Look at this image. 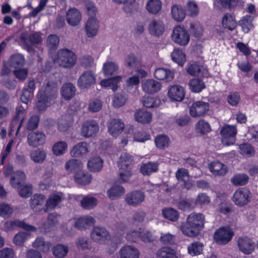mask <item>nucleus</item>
Instances as JSON below:
<instances>
[{"instance_id":"f257e3e1","label":"nucleus","mask_w":258,"mask_h":258,"mask_svg":"<svg viewBox=\"0 0 258 258\" xmlns=\"http://www.w3.org/2000/svg\"><path fill=\"white\" fill-rule=\"evenodd\" d=\"M133 157L126 153H123L120 157L119 171L118 182L123 183L127 182L132 175L131 165L133 161Z\"/></svg>"},{"instance_id":"f03ea898","label":"nucleus","mask_w":258,"mask_h":258,"mask_svg":"<svg viewBox=\"0 0 258 258\" xmlns=\"http://www.w3.org/2000/svg\"><path fill=\"white\" fill-rule=\"evenodd\" d=\"M55 61L63 68H71L76 63L77 56L69 49H61L58 51Z\"/></svg>"},{"instance_id":"7ed1b4c3","label":"nucleus","mask_w":258,"mask_h":258,"mask_svg":"<svg viewBox=\"0 0 258 258\" xmlns=\"http://www.w3.org/2000/svg\"><path fill=\"white\" fill-rule=\"evenodd\" d=\"M20 39L24 44L26 48L30 51L32 49V45H38L41 43V33L36 32L29 34L25 32L21 34Z\"/></svg>"},{"instance_id":"20e7f679","label":"nucleus","mask_w":258,"mask_h":258,"mask_svg":"<svg viewBox=\"0 0 258 258\" xmlns=\"http://www.w3.org/2000/svg\"><path fill=\"white\" fill-rule=\"evenodd\" d=\"M236 243L239 251L245 255L250 254L255 250L254 241L247 236L239 237Z\"/></svg>"},{"instance_id":"39448f33","label":"nucleus","mask_w":258,"mask_h":258,"mask_svg":"<svg viewBox=\"0 0 258 258\" xmlns=\"http://www.w3.org/2000/svg\"><path fill=\"white\" fill-rule=\"evenodd\" d=\"M234 236V232L229 227H220L214 234L216 242L219 244H226L230 241Z\"/></svg>"},{"instance_id":"423d86ee","label":"nucleus","mask_w":258,"mask_h":258,"mask_svg":"<svg viewBox=\"0 0 258 258\" xmlns=\"http://www.w3.org/2000/svg\"><path fill=\"white\" fill-rule=\"evenodd\" d=\"M251 196V192L247 188H240L234 192L232 200L236 205L243 207L250 201Z\"/></svg>"},{"instance_id":"0eeeda50","label":"nucleus","mask_w":258,"mask_h":258,"mask_svg":"<svg viewBox=\"0 0 258 258\" xmlns=\"http://www.w3.org/2000/svg\"><path fill=\"white\" fill-rule=\"evenodd\" d=\"M221 135L223 137L222 142L227 146L232 145L235 141L237 129L235 126L226 124L220 130Z\"/></svg>"},{"instance_id":"6e6552de","label":"nucleus","mask_w":258,"mask_h":258,"mask_svg":"<svg viewBox=\"0 0 258 258\" xmlns=\"http://www.w3.org/2000/svg\"><path fill=\"white\" fill-rule=\"evenodd\" d=\"M172 39L175 43L181 46H185L188 43L190 37L184 27L178 26L173 29Z\"/></svg>"},{"instance_id":"1a4fd4ad","label":"nucleus","mask_w":258,"mask_h":258,"mask_svg":"<svg viewBox=\"0 0 258 258\" xmlns=\"http://www.w3.org/2000/svg\"><path fill=\"white\" fill-rule=\"evenodd\" d=\"M96 83L95 74L90 70L82 73L77 81V85L81 89H87Z\"/></svg>"},{"instance_id":"9d476101","label":"nucleus","mask_w":258,"mask_h":258,"mask_svg":"<svg viewBox=\"0 0 258 258\" xmlns=\"http://www.w3.org/2000/svg\"><path fill=\"white\" fill-rule=\"evenodd\" d=\"M145 194L141 190H134L125 196V202L130 206L136 207L145 200Z\"/></svg>"},{"instance_id":"9b49d317","label":"nucleus","mask_w":258,"mask_h":258,"mask_svg":"<svg viewBox=\"0 0 258 258\" xmlns=\"http://www.w3.org/2000/svg\"><path fill=\"white\" fill-rule=\"evenodd\" d=\"M99 131V125L97 122L93 119L85 121L82 126L81 135L86 138L95 136Z\"/></svg>"},{"instance_id":"f8f14e48","label":"nucleus","mask_w":258,"mask_h":258,"mask_svg":"<svg viewBox=\"0 0 258 258\" xmlns=\"http://www.w3.org/2000/svg\"><path fill=\"white\" fill-rule=\"evenodd\" d=\"M209 110V103L200 101L194 102L189 108L190 114L194 117L203 116Z\"/></svg>"},{"instance_id":"ddd939ff","label":"nucleus","mask_w":258,"mask_h":258,"mask_svg":"<svg viewBox=\"0 0 258 258\" xmlns=\"http://www.w3.org/2000/svg\"><path fill=\"white\" fill-rule=\"evenodd\" d=\"M44 89L39 92V94H41L44 97L50 101L56 98L58 90L56 83L48 82L45 85H44Z\"/></svg>"},{"instance_id":"4468645a","label":"nucleus","mask_w":258,"mask_h":258,"mask_svg":"<svg viewBox=\"0 0 258 258\" xmlns=\"http://www.w3.org/2000/svg\"><path fill=\"white\" fill-rule=\"evenodd\" d=\"M45 140V135L41 132H33L28 134L27 136L28 145L33 147L43 145Z\"/></svg>"},{"instance_id":"2eb2a0df","label":"nucleus","mask_w":258,"mask_h":258,"mask_svg":"<svg viewBox=\"0 0 258 258\" xmlns=\"http://www.w3.org/2000/svg\"><path fill=\"white\" fill-rule=\"evenodd\" d=\"M30 206L33 211L39 212L44 210L45 205V197L41 194H35L32 196L30 200Z\"/></svg>"},{"instance_id":"dca6fc26","label":"nucleus","mask_w":258,"mask_h":258,"mask_svg":"<svg viewBox=\"0 0 258 258\" xmlns=\"http://www.w3.org/2000/svg\"><path fill=\"white\" fill-rule=\"evenodd\" d=\"M186 221L202 231L204 227L205 217L202 213L193 212L187 216Z\"/></svg>"},{"instance_id":"f3484780","label":"nucleus","mask_w":258,"mask_h":258,"mask_svg":"<svg viewBox=\"0 0 258 258\" xmlns=\"http://www.w3.org/2000/svg\"><path fill=\"white\" fill-rule=\"evenodd\" d=\"M139 250L134 246L126 245L122 247L119 251L120 258H139Z\"/></svg>"},{"instance_id":"a211bd4d","label":"nucleus","mask_w":258,"mask_h":258,"mask_svg":"<svg viewBox=\"0 0 258 258\" xmlns=\"http://www.w3.org/2000/svg\"><path fill=\"white\" fill-rule=\"evenodd\" d=\"M148 29L151 35L159 36L164 32L165 26L162 21L154 19L150 22Z\"/></svg>"},{"instance_id":"6ab92c4d","label":"nucleus","mask_w":258,"mask_h":258,"mask_svg":"<svg viewBox=\"0 0 258 258\" xmlns=\"http://www.w3.org/2000/svg\"><path fill=\"white\" fill-rule=\"evenodd\" d=\"M179 229L183 235L191 238L197 237L201 231L187 221L181 223L179 226Z\"/></svg>"},{"instance_id":"aec40b11","label":"nucleus","mask_w":258,"mask_h":258,"mask_svg":"<svg viewBox=\"0 0 258 258\" xmlns=\"http://www.w3.org/2000/svg\"><path fill=\"white\" fill-rule=\"evenodd\" d=\"M142 87L146 93L154 94L160 90L161 84L153 79H148L142 83Z\"/></svg>"},{"instance_id":"412c9836","label":"nucleus","mask_w":258,"mask_h":258,"mask_svg":"<svg viewBox=\"0 0 258 258\" xmlns=\"http://www.w3.org/2000/svg\"><path fill=\"white\" fill-rule=\"evenodd\" d=\"M184 95L183 88L179 85H173L169 88L168 95L172 100L181 101Z\"/></svg>"},{"instance_id":"4be33fe9","label":"nucleus","mask_w":258,"mask_h":258,"mask_svg":"<svg viewBox=\"0 0 258 258\" xmlns=\"http://www.w3.org/2000/svg\"><path fill=\"white\" fill-rule=\"evenodd\" d=\"M108 131L112 136H116L121 134L124 128V124L120 119H113L110 121Z\"/></svg>"},{"instance_id":"5701e85b","label":"nucleus","mask_w":258,"mask_h":258,"mask_svg":"<svg viewBox=\"0 0 258 258\" xmlns=\"http://www.w3.org/2000/svg\"><path fill=\"white\" fill-rule=\"evenodd\" d=\"M91 236L94 241L101 242L107 238L109 233L105 228L95 227L91 232Z\"/></svg>"},{"instance_id":"b1692460","label":"nucleus","mask_w":258,"mask_h":258,"mask_svg":"<svg viewBox=\"0 0 258 258\" xmlns=\"http://www.w3.org/2000/svg\"><path fill=\"white\" fill-rule=\"evenodd\" d=\"M66 19L70 25L76 26L81 20V14L76 8H72L67 11Z\"/></svg>"},{"instance_id":"393cba45","label":"nucleus","mask_w":258,"mask_h":258,"mask_svg":"<svg viewBox=\"0 0 258 258\" xmlns=\"http://www.w3.org/2000/svg\"><path fill=\"white\" fill-rule=\"evenodd\" d=\"M95 219L90 216H86L78 219L75 222V227L78 230H85L88 227L93 225Z\"/></svg>"},{"instance_id":"a878e982","label":"nucleus","mask_w":258,"mask_h":258,"mask_svg":"<svg viewBox=\"0 0 258 258\" xmlns=\"http://www.w3.org/2000/svg\"><path fill=\"white\" fill-rule=\"evenodd\" d=\"M99 28L98 22L94 17H90L86 22V31L87 35L89 37L95 36Z\"/></svg>"},{"instance_id":"bb28decb","label":"nucleus","mask_w":258,"mask_h":258,"mask_svg":"<svg viewBox=\"0 0 258 258\" xmlns=\"http://www.w3.org/2000/svg\"><path fill=\"white\" fill-rule=\"evenodd\" d=\"M88 144L85 142L79 143L72 149L71 155L74 157H81L88 152Z\"/></svg>"},{"instance_id":"cd10ccee","label":"nucleus","mask_w":258,"mask_h":258,"mask_svg":"<svg viewBox=\"0 0 258 258\" xmlns=\"http://www.w3.org/2000/svg\"><path fill=\"white\" fill-rule=\"evenodd\" d=\"M155 78L159 80L171 81L174 78V73L173 71L167 69L158 68L154 72Z\"/></svg>"},{"instance_id":"c85d7f7f","label":"nucleus","mask_w":258,"mask_h":258,"mask_svg":"<svg viewBox=\"0 0 258 258\" xmlns=\"http://www.w3.org/2000/svg\"><path fill=\"white\" fill-rule=\"evenodd\" d=\"M76 88L71 83L64 84L61 88L60 93L66 100H71L76 94Z\"/></svg>"},{"instance_id":"c756f323","label":"nucleus","mask_w":258,"mask_h":258,"mask_svg":"<svg viewBox=\"0 0 258 258\" xmlns=\"http://www.w3.org/2000/svg\"><path fill=\"white\" fill-rule=\"evenodd\" d=\"M209 169L215 175L224 176L227 171L226 165L218 161L212 162L210 165Z\"/></svg>"},{"instance_id":"7c9ffc66","label":"nucleus","mask_w":258,"mask_h":258,"mask_svg":"<svg viewBox=\"0 0 258 258\" xmlns=\"http://www.w3.org/2000/svg\"><path fill=\"white\" fill-rule=\"evenodd\" d=\"M103 166V160L98 156L93 157L88 161L87 166L92 172H98L101 170Z\"/></svg>"},{"instance_id":"2f4dec72","label":"nucleus","mask_w":258,"mask_h":258,"mask_svg":"<svg viewBox=\"0 0 258 258\" xmlns=\"http://www.w3.org/2000/svg\"><path fill=\"white\" fill-rule=\"evenodd\" d=\"M14 227H21L28 231L36 230V228L35 227L21 221L7 222L5 224V227L7 229V230H11Z\"/></svg>"},{"instance_id":"473e14b6","label":"nucleus","mask_w":258,"mask_h":258,"mask_svg":"<svg viewBox=\"0 0 258 258\" xmlns=\"http://www.w3.org/2000/svg\"><path fill=\"white\" fill-rule=\"evenodd\" d=\"M162 3L160 0H149L146 5L147 11L151 14L157 15L161 11Z\"/></svg>"},{"instance_id":"72a5a7b5","label":"nucleus","mask_w":258,"mask_h":258,"mask_svg":"<svg viewBox=\"0 0 258 258\" xmlns=\"http://www.w3.org/2000/svg\"><path fill=\"white\" fill-rule=\"evenodd\" d=\"M222 24L225 28L230 31L234 30L237 26L235 18L228 13L223 16L222 20Z\"/></svg>"},{"instance_id":"f704fd0d","label":"nucleus","mask_w":258,"mask_h":258,"mask_svg":"<svg viewBox=\"0 0 258 258\" xmlns=\"http://www.w3.org/2000/svg\"><path fill=\"white\" fill-rule=\"evenodd\" d=\"M159 164L157 162H148L143 164L140 167V172L143 175H150L158 170Z\"/></svg>"},{"instance_id":"c9c22d12","label":"nucleus","mask_w":258,"mask_h":258,"mask_svg":"<svg viewBox=\"0 0 258 258\" xmlns=\"http://www.w3.org/2000/svg\"><path fill=\"white\" fill-rule=\"evenodd\" d=\"M135 120L142 123H147L152 120V114L150 112L144 109L137 110L134 114Z\"/></svg>"},{"instance_id":"e433bc0d","label":"nucleus","mask_w":258,"mask_h":258,"mask_svg":"<svg viewBox=\"0 0 258 258\" xmlns=\"http://www.w3.org/2000/svg\"><path fill=\"white\" fill-rule=\"evenodd\" d=\"M121 76H117L108 79L103 80L101 81L102 86L110 87L111 89L115 92L118 88V83L121 81Z\"/></svg>"},{"instance_id":"4c0bfd02","label":"nucleus","mask_w":258,"mask_h":258,"mask_svg":"<svg viewBox=\"0 0 258 258\" xmlns=\"http://www.w3.org/2000/svg\"><path fill=\"white\" fill-rule=\"evenodd\" d=\"M190 90L194 93H200L206 88L205 83L199 78L191 79L188 83Z\"/></svg>"},{"instance_id":"58836bf2","label":"nucleus","mask_w":258,"mask_h":258,"mask_svg":"<svg viewBox=\"0 0 258 258\" xmlns=\"http://www.w3.org/2000/svg\"><path fill=\"white\" fill-rule=\"evenodd\" d=\"M74 177L76 182L82 185L88 184L92 180L91 174L82 171L77 173Z\"/></svg>"},{"instance_id":"ea45409f","label":"nucleus","mask_w":258,"mask_h":258,"mask_svg":"<svg viewBox=\"0 0 258 258\" xmlns=\"http://www.w3.org/2000/svg\"><path fill=\"white\" fill-rule=\"evenodd\" d=\"M8 62L11 67L16 69L24 65L25 58L23 55L18 53L12 55Z\"/></svg>"},{"instance_id":"a19ab883","label":"nucleus","mask_w":258,"mask_h":258,"mask_svg":"<svg viewBox=\"0 0 258 258\" xmlns=\"http://www.w3.org/2000/svg\"><path fill=\"white\" fill-rule=\"evenodd\" d=\"M61 201V198L58 195L51 196L46 201L44 212H47L49 210L54 209Z\"/></svg>"},{"instance_id":"79ce46f5","label":"nucleus","mask_w":258,"mask_h":258,"mask_svg":"<svg viewBox=\"0 0 258 258\" xmlns=\"http://www.w3.org/2000/svg\"><path fill=\"white\" fill-rule=\"evenodd\" d=\"M157 258H177L175 250L170 247L164 246L157 252Z\"/></svg>"},{"instance_id":"37998d69","label":"nucleus","mask_w":258,"mask_h":258,"mask_svg":"<svg viewBox=\"0 0 258 258\" xmlns=\"http://www.w3.org/2000/svg\"><path fill=\"white\" fill-rule=\"evenodd\" d=\"M204 245L199 241H195L187 246L188 253L191 256L200 255L202 253Z\"/></svg>"},{"instance_id":"c03bdc74","label":"nucleus","mask_w":258,"mask_h":258,"mask_svg":"<svg viewBox=\"0 0 258 258\" xmlns=\"http://www.w3.org/2000/svg\"><path fill=\"white\" fill-rule=\"evenodd\" d=\"M68 144L64 141H58L55 143L52 148V151L55 156H61L67 151Z\"/></svg>"},{"instance_id":"a18cd8bd","label":"nucleus","mask_w":258,"mask_h":258,"mask_svg":"<svg viewBox=\"0 0 258 258\" xmlns=\"http://www.w3.org/2000/svg\"><path fill=\"white\" fill-rule=\"evenodd\" d=\"M162 214L165 218L173 222L176 221L179 217L178 211L172 208L162 209Z\"/></svg>"},{"instance_id":"49530a36","label":"nucleus","mask_w":258,"mask_h":258,"mask_svg":"<svg viewBox=\"0 0 258 258\" xmlns=\"http://www.w3.org/2000/svg\"><path fill=\"white\" fill-rule=\"evenodd\" d=\"M33 246L34 247L45 252L49 250L51 244L49 242L45 241L44 238L40 237L35 239V241L33 243Z\"/></svg>"},{"instance_id":"de8ad7c7","label":"nucleus","mask_w":258,"mask_h":258,"mask_svg":"<svg viewBox=\"0 0 258 258\" xmlns=\"http://www.w3.org/2000/svg\"><path fill=\"white\" fill-rule=\"evenodd\" d=\"M31 159L35 163H41L46 157V153L43 150L37 149L30 154Z\"/></svg>"},{"instance_id":"09e8293b","label":"nucleus","mask_w":258,"mask_h":258,"mask_svg":"<svg viewBox=\"0 0 258 258\" xmlns=\"http://www.w3.org/2000/svg\"><path fill=\"white\" fill-rule=\"evenodd\" d=\"M125 192L124 188L120 185H115L107 190L108 197L111 200H115L122 195Z\"/></svg>"},{"instance_id":"8fccbe9b","label":"nucleus","mask_w":258,"mask_h":258,"mask_svg":"<svg viewBox=\"0 0 258 258\" xmlns=\"http://www.w3.org/2000/svg\"><path fill=\"white\" fill-rule=\"evenodd\" d=\"M118 70V67L114 62L107 61L103 64V70L106 76H110L116 74Z\"/></svg>"},{"instance_id":"3c124183","label":"nucleus","mask_w":258,"mask_h":258,"mask_svg":"<svg viewBox=\"0 0 258 258\" xmlns=\"http://www.w3.org/2000/svg\"><path fill=\"white\" fill-rule=\"evenodd\" d=\"M139 63L137 57L133 53L126 54L124 57V65L128 69L136 68Z\"/></svg>"},{"instance_id":"603ef678","label":"nucleus","mask_w":258,"mask_h":258,"mask_svg":"<svg viewBox=\"0 0 258 258\" xmlns=\"http://www.w3.org/2000/svg\"><path fill=\"white\" fill-rule=\"evenodd\" d=\"M171 14L173 18L176 21L181 22L185 18V14L180 6L173 5L171 8Z\"/></svg>"},{"instance_id":"864d4df0","label":"nucleus","mask_w":258,"mask_h":258,"mask_svg":"<svg viewBox=\"0 0 258 258\" xmlns=\"http://www.w3.org/2000/svg\"><path fill=\"white\" fill-rule=\"evenodd\" d=\"M69 115L62 116L59 120L57 124L58 130L62 132L67 131L72 126V122Z\"/></svg>"},{"instance_id":"5fc2aeb1","label":"nucleus","mask_w":258,"mask_h":258,"mask_svg":"<svg viewBox=\"0 0 258 258\" xmlns=\"http://www.w3.org/2000/svg\"><path fill=\"white\" fill-rule=\"evenodd\" d=\"M248 180L249 177L246 174H237L231 179V182L235 186H242L245 185Z\"/></svg>"},{"instance_id":"6e6d98bb","label":"nucleus","mask_w":258,"mask_h":258,"mask_svg":"<svg viewBox=\"0 0 258 258\" xmlns=\"http://www.w3.org/2000/svg\"><path fill=\"white\" fill-rule=\"evenodd\" d=\"M172 60L179 65H182L185 61V55L182 49H175L171 54Z\"/></svg>"},{"instance_id":"4d7b16f0","label":"nucleus","mask_w":258,"mask_h":258,"mask_svg":"<svg viewBox=\"0 0 258 258\" xmlns=\"http://www.w3.org/2000/svg\"><path fill=\"white\" fill-rule=\"evenodd\" d=\"M155 142L158 148L163 149L168 147L170 139L166 135H159L156 137Z\"/></svg>"},{"instance_id":"13d9d810","label":"nucleus","mask_w":258,"mask_h":258,"mask_svg":"<svg viewBox=\"0 0 258 258\" xmlns=\"http://www.w3.org/2000/svg\"><path fill=\"white\" fill-rule=\"evenodd\" d=\"M252 17L251 16H245L239 21V25L241 26L245 33H248L252 27Z\"/></svg>"},{"instance_id":"bf43d9fd","label":"nucleus","mask_w":258,"mask_h":258,"mask_svg":"<svg viewBox=\"0 0 258 258\" xmlns=\"http://www.w3.org/2000/svg\"><path fill=\"white\" fill-rule=\"evenodd\" d=\"M189 31L193 36L199 38L203 34V27L199 23H191L190 24Z\"/></svg>"},{"instance_id":"052dcab7","label":"nucleus","mask_w":258,"mask_h":258,"mask_svg":"<svg viewBox=\"0 0 258 258\" xmlns=\"http://www.w3.org/2000/svg\"><path fill=\"white\" fill-rule=\"evenodd\" d=\"M240 154L241 155L251 157L254 155L255 150L254 148L249 143L240 144L239 146Z\"/></svg>"},{"instance_id":"680f3d73","label":"nucleus","mask_w":258,"mask_h":258,"mask_svg":"<svg viewBox=\"0 0 258 258\" xmlns=\"http://www.w3.org/2000/svg\"><path fill=\"white\" fill-rule=\"evenodd\" d=\"M59 41V38L56 35H49L47 38V46L51 50H56L58 48Z\"/></svg>"},{"instance_id":"e2e57ef3","label":"nucleus","mask_w":258,"mask_h":258,"mask_svg":"<svg viewBox=\"0 0 258 258\" xmlns=\"http://www.w3.org/2000/svg\"><path fill=\"white\" fill-rule=\"evenodd\" d=\"M82 207L86 209H91L97 205V200L94 197H85L81 201Z\"/></svg>"},{"instance_id":"0e129e2a","label":"nucleus","mask_w":258,"mask_h":258,"mask_svg":"<svg viewBox=\"0 0 258 258\" xmlns=\"http://www.w3.org/2000/svg\"><path fill=\"white\" fill-rule=\"evenodd\" d=\"M126 100V97L124 92L118 93L113 97V106L116 108L121 107L125 104Z\"/></svg>"},{"instance_id":"69168bd1","label":"nucleus","mask_w":258,"mask_h":258,"mask_svg":"<svg viewBox=\"0 0 258 258\" xmlns=\"http://www.w3.org/2000/svg\"><path fill=\"white\" fill-rule=\"evenodd\" d=\"M81 162L77 159H71L68 161L65 165V169L69 172L77 171L81 167Z\"/></svg>"},{"instance_id":"338daca9","label":"nucleus","mask_w":258,"mask_h":258,"mask_svg":"<svg viewBox=\"0 0 258 258\" xmlns=\"http://www.w3.org/2000/svg\"><path fill=\"white\" fill-rule=\"evenodd\" d=\"M143 105L146 108H154L157 107L160 100L150 96H144L142 100Z\"/></svg>"},{"instance_id":"774afa93","label":"nucleus","mask_w":258,"mask_h":258,"mask_svg":"<svg viewBox=\"0 0 258 258\" xmlns=\"http://www.w3.org/2000/svg\"><path fill=\"white\" fill-rule=\"evenodd\" d=\"M216 2L219 4V7L231 11L237 5L238 0H216Z\"/></svg>"}]
</instances>
